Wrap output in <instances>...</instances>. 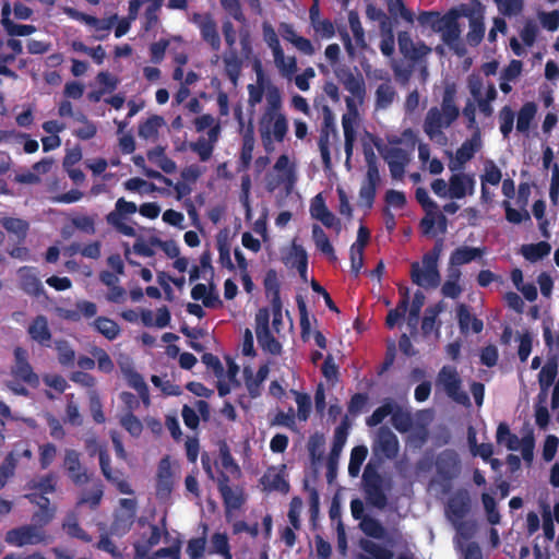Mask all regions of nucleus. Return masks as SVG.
Masks as SVG:
<instances>
[{"mask_svg": "<svg viewBox=\"0 0 559 559\" xmlns=\"http://www.w3.org/2000/svg\"><path fill=\"white\" fill-rule=\"evenodd\" d=\"M537 106L534 102L525 103L518 112L516 130L521 133L528 131L536 115Z\"/></svg>", "mask_w": 559, "mask_h": 559, "instance_id": "obj_46", "label": "nucleus"}, {"mask_svg": "<svg viewBox=\"0 0 559 559\" xmlns=\"http://www.w3.org/2000/svg\"><path fill=\"white\" fill-rule=\"evenodd\" d=\"M481 146L480 131L477 129L471 139L464 141L455 152V158L460 165L469 162Z\"/></svg>", "mask_w": 559, "mask_h": 559, "instance_id": "obj_25", "label": "nucleus"}, {"mask_svg": "<svg viewBox=\"0 0 559 559\" xmlns=\"http://www.w3.org/2000/svg\"><path fill=\"white\" fill-rule=\"evenodd\" d=\"M103 496H104V485L102 484L100 480H97L94 484L93 489L91 491L84 492L81 496V498L78 501V504L79 506L87 504L90 507V509L96 510L102 502Z\"/></svg>", "mask_w": 559, "mask_h": 559, "instance_id": "obj_51", "label": "nucleus"}, {"mask_svg": "<svg viewBox=\"0 0 559 559\" xmlns=\"http://www.w3.org/2000/svg\"><path fill=\"white\" fill-rule=\"evenodd\" d=\"M222 59L226 76L236 85L241 73L242 60L236 49H228Z\"/></svg>", "mask_w": 559, "mask_h": 559, "instance_id": "obj_28", "label": "nucleus"}, {"mask_svg": "<svg viewBox=\"0 0 559 559\" xmlns=\"http://www.w3.org/2000/svg\"><path fill=\"white\" fill-rule=\"evenodd\" d=\"M261 484L265 490L278 491L287 493L289 491V483L284 478V475L280 472H275L274 468L267 469V472L261 477Z\"/></svg>", "mask_w": 559, "mask_h": 559, "instance_id": "obj_30", "label": "nucleus"}, {"mask_svg": "<svg viewBox=\"0 0 559 559\" xmlns=\"http://www.w3.org/2000/svg\"><path fill=\"white\" fill-rule=\"evenodd\" d=\"M163 124V117L153 115L139 124L138 134L144 140L155 139L158 135V129Z\"/></svg>", "mask_w": 559, "mask_h": 559, "instance_id": "obj_43", "label": "nucleus"}, {"mask_svg": "<svg viewBox=\"0 0 559 559\" xmlns=\"http://www.w3.org/2000/svg\"><path fill=\"white\" fill-rule=\"evenodd\" d=\"M360 527L367 536L376 539H385L388 543H391L386 537V530L377 519L371 516L364 518Z\"/></svg>", "mask_w": 559, "mask_h": 559, "instance_id": "obj_48", "label": "nucleus"}, {"mask_svg": "<svg viewBox=\"0 0 559 559\" xmlns=\"http://www.w3.org/2000/svg\"><path fill=\"white\" fill-rule=\"evenodd\" d=\"M13 355L14 364L11 367V376L14 380L21 381L31 388H37L39 385V377L28 361V352L21 346H16Z\"/></svg>", "mask_w": 559, "mask_h": 559, "instance_id": "obj_7", "label": "nucleus"}, {"mask_svg": "<svg viewBox=\"0 0 559 559\" xmlns=\"http://www.w3.org/2000/svg\"><path fill=\"white\" fill-rule=\"evenodd\" d=\"M271 425L283 426L292 431H298L294 407L290 406L287 412L278 411L272 419Z\"/></svg>", "mask_w": 559, "mask_h": 559, "instance_id": "obj_61", "label": "nucleus"}, {"mask_svg": "<svg viewBox=\"0 0 559 559\" xmlns=\"http://www.w3.org/2000/svg\"><path fill=\"white\" fill-rule=\"evenodd\" d=\"M254 148V130L250 123L243 133L242 146L239 157V170H247L252 160V153Z\"/></svg>", "mask_w": 559, "mask_h": 559, "instance_id": "obj_31", "label": "nucleus"}, {"mask_svg": "<svg viewBox=\"0 0 559 559\" xmlns=\"http://www.w3.org/2000/svg\"><path fill=\"white\" fill-rule=\"evenodd\" d=\"M367 174L366 183L360 188L359 198L368 209H371L377 194V188L380 182V174L374 153L370 150L366 154Z\"/></svg>", "mask_w": 559, "mask_h": 559, "instance_id": "obj_9", "label": "nucleus"}, {"mask_svg": "<svg viewBox=\"0 0 559 559\" xmlns=\"http://www.w3.org/2000/svg\"><path fill=\"white\" fill-rule=\"evenodd\" d=\"M418 23L423 27H428L435 33H440L442 41L450 48H455L459 43L461 28L459 24V13L455 9L441 15L438 11H423L419 13Z\"/></svg>", "mask_w": 559, "mask_h": 559, "instance_id": "obj_2", "label": "nucleus"}, {"mask_svg": "<svg viewBox=\"0 0 559 559\" xmlns=\"http://www.w3.org/2000/svg\"><path fill=\"white\" fill-rule=\"evenodd\" d=\"M444 240L438 238L432 249L423 255V266L418 262L411 265L412 282L423 288H437L441 282L438 262L443 250Z\"/></svg>", "mask_w": 559, "mask_h": 559, "instance_id": "obj_3", "label": "nucleus"}, {"mask_svg": "<svg viewBox=\"0 0 559 559\" xmlns=\"http://www.w3.org/2000/svg\"><path fill=\"white\" fill-rule=\"evenodd\" d=\"M202 535L192 537L187 543L186 552L190 559H204L207 544L209 526L206 523H201Z\"/></svg>", "mask_w": 559, "mask_h": 559, "instance_id": "obj_32", "label": "nucleus"}, {"mask_svg": "<svg viewBox=\"0 0 559 559\" xmlns=\"http://www.w3.org/2000/svg\"><path fill=\"white\" fill-rule=\"evenodd\" d=\"M64 467L71 481L76 486H82L90 480L86 469L80 461V453L76 450H66Z\"/></svg>", "mask_w": 559, "mask_h": 559, "instance_id": "obj_18", "label": "nucleus"}, {"mask_svg": "<svg viewBox=\"0 0 559 559\" xmlns=\"http://www.w3.org/2000/svg\"><path fill=\"white\" fill-rule=\"evenodd\" d=\"M121 511H116L110 524V534L116 536L126 535L132 527L136 516V500L122 498L119 500Z\"/></svg>", "mask_w": 559, "mask_h": 559, "instance_id": "obj_8", "label": "nucleus"}, {"mask_svg": "<svg viewBox=\"0 0 559 559\" xmlns=\"http://www.w3.org/2000/svg\"><path fill=\"white\" fill-rule=\"evenodd\" d=\"M382 156L389 166L391 177L396 180L402 179L409 162L407 152L401 147H389Z\"/></svg>", "mask_w": 559, "mask_h": 559, "instance_id": "obj_19", "label": "nucleus"}, {"mask_svg": "<svg viewBox=\"0 0 559 559\" xmlns=\"http://www.w3.org/2000/svg\"><path fill=\"white\" fill-rule=\"evenodd\" d=\"M456 317L460 326V331L462 334H467L472 331L475 334H478L484 329L483 320L473 316L469 311V308L465 304H460L456 308Z\"/></svg>", "mask_w": 559, "mask_h": 559, "instance_id": "obj_21", "label": "nucleus"}, {"mask_svg": "<svg viewBox=\"0 0 559 559\" xmlns=\"http://www.w3.org/2000/svg\"><path fill=\"white\" fill-rule=\"evenodd\" d=\"M502 179V173L493 160L488 159L484 164V174L480 176L481 186H498Z\"/></svg>", "mask_w": 559, "mask_h": 559, "instance_id": "obj_59", "label": "nucleus"}, {"mask_svg": "<svg viewBox=\"0 0 559 559\" xmlns=\"http://www.w3.org/2000/svg\"><path fill=\"white\" fill-rule=\"evenodd\" d=\"M449 195L452 199H463L466 194V175L454 174L449 180Z\"/></svg>", "mask_w": 559, "mask_h": 559, "instance_id": "obj_57", "label": "nucleus"}, {"mask_svg": "<svg viewBox=\"0 0 559 559\" xmlns=\"http://www.w3.org/2000/svg\"><path fill=\"white\" fill-rule=\"evenodd\" d=\"M263 31V39L266 43V45L271 48L274 57V62L276 66H283L284 64V50L281 46L278 36L273 28V26L269 23H263L262 26Z\"/></svg>", "mask_w": 559, "mask_h": 559, "instance_id": "obj_29", "label": "nucleus"}, {"mask_svg": "<svg viewBox=\"0 0 559 559\" xmlns=\"http://www.w3.org/2000/svg\"><path fill=\"white\" fill-rule=\"evenodd\" d=\"M259 132L266 152L273 150V142H283L288 132V120L284 114L262 116Z\"/></svg>", "mask_w": 559, "mask_h": 559, "instance_id": "obj_5", "label": "nucleus"}, {"mask_svg": "<svg viewBox=\"0 0 559 559\" xmlns=\"http://www.w3.org/2000/svg\"><path fill=\"white\" fill-rule=\"evenodd\" d=\"M461 272L459 269L450 271V280L445 281L441 287L444 297L456 299L462 294V287L459 284Z\"/></svg>", "mask_w": 559, "mask_h": 559, "instance_id": "obj_54", "label": "nucleus"}, {"mask_svg": "<svg viewBox=\"0 0 559 559\" xmlns=\"http://www.w3.org/2000/svg\"><path fill=\"white\" fill-rule=\"evenodd\" d=\"M424 304H425V295L420 290H417L414 294L411 306L408 307L409 310H408L407 324L412 330L411 331L412 334L416 333V331H417V323H418L419 314H420Z\"/></svg>", "mask_w": 559, "mask_h": 559, "instance_id": "obj_49", "label": "nucleus"}, {"mask_svg": "<svg viewBox=\"0 0 559 559\" xmlns=\"http://www.w3.org/2000/svg\"><path fill=\"white\" fill-rule=\"evenodd\" d=\"M230 479L227 474L221 472L217 477V487L226 510H238L245 502L242 491L239 488L233 489L229 486Z\"/></svg>", "mask_w": 559, "mask_h": 559, "instance_id": "obj_16", "label": "nucleus"}, {"mask_svg": "<svg viewBox=\"0 0 559 559\" xmlns=\"http://www.w3.org/2000/svg\"><path fill=\"white\" fill-rule=\"evenodd\" d=\"M436 471L438 476L444 481H451L456 478L461 472L459 454L452 449L441 451L436 459Z\"/></svg>", "mask_w": 559, "mask_h": 559, "instance_id": "obj_12", "label": "nucleus"}, {"mask_svg": "<svg viewBox=\"0 0 559 559\" xmlns=\"http://www.w3.org/2000/svg\"><path fill=\"white\" fill-rule=\"evenodd\" d=\"M99 466L103 476L111 483L120 493L133 495L134 491L130 484L122 478V472L117 469L114 471L110 465V456L106 449H99L98 451Z\"/></svg>", "mask_w": 559, "mask_h": 559, "instance_id": "obj_13", "label": "nucleus"}, {"mask_svg": "<svg viewBox=\"0 0 559 559\" xmlns=\"http://www.w3.org/2000/svg\"><path fill=\"white\" fill-rule=\"evenodd\" d=\"M391 423L397 431L407 432L412 428L413 420L409 413L404 412L395 404V408L391 413Z\"/></svg>", "mask_w": 559, "mask_h": 559, "instance_id": "obj_56", "label": "nucleus"}, {"mask_svg": "<svg viewBox=\"0 0 559 559\" xmlns=\"http://www.w3.org/2000/svg\"><path fill=\"white\" fill-rule=\"evenodd\" d=\"M193 22L198 25L201 38L210 45L212 50L217 52L221 49V37L217 31V24L211 14L193 15Z\"/></svg>", "mask_w": 559, "mask_h": 559, "instance_id": "obj_14", "label": "nucleus"}, {"mask_svg": "<svg viewBox=\"0 0 559 559\" xmlns=\"http://www.w3.org/2000/svg\"><path fill=\"white\" fill-rule=\"evenodd\" d=\"M289 258L293 259L292 265L295 266L304 281H307L308 254L301 245L295 241L292 245Z\"/></svg>", "mask_w": 559, "mask_h": 559, "instance_id": "obj_42", "label": "nucleus"}, {"mask_svg": "<svg viewBox=\"0 0 559 559\" xmlns=\"http://www.w3.org/2000/svg\"><path fill=\"white\" fill-rule=\"evenodd\" d=\"M396 97V91L390 80L380 83L374 93L376 109H388Z\"/></svg>", "mask_w": 559, "mask_h": 559, "instance_id": "obj_33", "label": "nucleus"}, {"mask_svg": "<svg viewBox=\"0 0 559 559\" xmlns=\"http://www.w3.org/2000/svg\"><path fill=\"white\" fill-rule=\"evenodd\" d=\"M99 334L106 337L108 341L116 340L121 329L119 324L110 318L97 317L91 324Z\"/></svg>", "mask_w": 559, "mask_h": 559, "instance_id": "obj_35", "label": "nucleus"}, {"mask_svg": "<svg viewBox=\"0 0 559 559\" xmlns=\"http://www.w3.org/2000/svg\"><path fill=\"white\" fill-rule=\"evenodd\" d=\"M91 354L96 359L97 368L99 371L105 373H110L114 371L115 364L105 349L95 346L91 349Z\"/></svg>", "mask_w": 559, "mask_h": 559, "instance_id": "obj_64", "label": "nucleus"}, {"mask_svg": "<svg viewBox=\"0 0 559 559\" xmlns=\"http://www.w3.org/2000/svg\"><path fill=\"white\" fill-rule=\"evenodd\" d=\"M481 502H483V506H484V509L486 512L487 521L491 525L499 524L501 516H500L499 510L497 508V502H496L495 498L491 495L484 492L481 495Z\"/></svg>", "mask_w": 559, "mask_h": 559, "instance_id": "obj_63", "label": "nucleus"}, {"mask_svg": "<svg viewBox=\"0 0 559 559\" xmlns=\"http://www.w3.org/2000/svg\"><path fill=\"white\" fill-rule=\"evenodd\" d=\"M274 170L278 173V183H284L286 192L289 193L297 178L295 167L289 164V158L286 154L278 156L274 164Z\"/></svg>", "mask_w": 559, "mask_h": 559, "instance_id": "obj_23", "label": "nucleus"}, {"mask_svg": "<svg viewBox=\"0 0 559 559\" xmlns=\"http://www.w3.org/2000/svg\"><path fill=\"white\" fill-rule=\"evenodd\" d=\"M127 381H128L129 386H131L132 389H134L138 392L139 397L142 400V402L145 405H148L151 402L150 401V391H148V386L145 383L143 377L139 372L131 370L127 376Z\"/></svg>", "mask_w": 559, "mask_h": 559, "instance_id": "obj_50", "label": "nucleus"}, {"mask_svg": "<svg viewBox=\"0 0 559 559\" xmlns=\"http://www.w3.org/2000/svg\"><path fill=\"white\" fill-rule=\"evenodd\" d=\"M4 539L9 545L22 547L44 543L46 534L36 525H23L8 531Z\"/></svg>", "mask_w": 559, "mask_h": 559, "instance_id": "obj_11", "label": "nucleus"}, {"mask_svg": "<svg viewBox=\"0 0 559 559\" xmlns=\"http://www.w3.org/2000/svg\"><path fill=\"white\" fill-rule=\"evenodd\" d=\"M335 138L336 136H333V133H329L326 130H320L318 146L321 154L323 167L325 169H330L332 166L330 145L332 139Z\"/></svg>", "mask_w": 559, "mask_h": 559, "instance_id": "obj_55", "label": "nucleus"}, {"mask_svg": "<svg viewBox=\"0 0 559 559\" xmlns=\"http://www.w3.org/2000/svg\"><path fill=\"white\" fill-rule=\"evenodd\" d=\"M312 239L317 249L325 254L330 260L335 261L336 255L334 248L325 234V231L317 224L312 226Z\"/></svg>", "mask_w": 559, "mask_h": 559, "instance_id": "obj_40", "label": "nucleus"}, {"mask_svg": "<svg viewBox=\"0 0 559 559\" xmlns=\"http://www.w3.org/2000/svg\"><path fill=\"white\" fill-rule=\"evenodd\" d=\"M447 119L444 115L441 112L439 107H431L425 117L424 121V132L431 141L440 142V140L445 141L444 133L442 132L443 128H449L451 124H447Z\"/></svg>", "mask_w": 559, "mask_h": 559, "instance_id": "obj_15", "label": "nucleus"}, {"mask_svg": "<svg viewBox=\"0 0 559 559\" xmlns=\"http://www.w3.org/2000/svg\"><path fill=\"white\" fill-rule=\"evenodd\" d=\"M497 443L506 444L511 451L520 449V439L515 433H512L507 423L502 421L498 425L496 433Z\"/></svg>", "mask_w": 559, "mask_h": 559, "instance_id": "obj_47", "label": "nucleus"}, {"mask_svg": "<svg viewBox=\"0 0 559 559\" xmlns=\"http://www.w3.org/2000/svg\"><path fill=\"white\" fill-rule=\"evenodd\" d=\"M265 296L270 299L271 306L283 305L281 299V282L276 270L269 269L263 280Z\"/></svg>", "mask_w": 559, "mask_h": 559, "instance_id": "obj_26", "label": "nucleus"}, {"mask_svg": "<svg viewBox=\"0 0 559 559\" xmlns=\"http://www.w3.org/2000/svg\"><path fill=\"white\" fill-rule=\"evenodd\" d=\"M1 226L9 233L16 237L17 242H23L26 239L29 224L28 222L16 217H3Z\"/></svg>", "mask_w": 559, "mask_h": 559, "instance_id": "obj_36", "label": "nucleus"}, {"mask_svg": "<svg viewBox=\"0 0 559 559\" xmlns=\"http://www.w3.org/2000/svg\"><path fill=\"white\" fill-rule=\"evenodd\" d=\"M550 250L551 246L547 241H539L522 246L521 252L526 260L536 262L548 255Z\"/></svg>", "mask_w": 559, "mask_h": 559, "instance_id": "obj_44", "label": "nucleus"}, {"mask_svg": "<svg viewBox=\"0 0 559 559\" xmlns=\"http://www.w3.org/2000/svg\"><path fill=\"white\" fill-rule=\"evenodd\" d=\"M27 333L33 341L37 342L41 346H50L52 335L48 325V320L45 316L39 314L34 318L27 328Z\"/></svg>", "mask_w": 559, "mask_h": 559, "instance_id": "obj_22", "label": "nucleus"}, {"mask_svg": "<svg viewBox=\"0 0 559 559\" xmlns=\"http://www.w3.org/2000/svg\"><path fill=\"white\" fill-rule=\"evenodd\" d=\"M216 245L219 254V263L229 271L235 270V265L230 258V245L228 233L226 229L221 230L216 236Z\"/></svg>", "mask_w": 559, "mask_h": 559, "instance_id": "obj_41", "label": "nucleus"}, {"mask_svg": "<svg viewBox=\"0 0 559 559\" xmlns=\"http://www.w3.org/2000/svg\"><path fill=\"white\" fill-rule=\"evenodd\" d=\"M362 488L365 498L368 504L377 508L384 509L388 504V497L383 489V477L378 472L377 466L369 462L362 474Z\"/></svg>", "mask_w": 559, "mask_h": 559, "instance_id": "obj_4", "label": "nucleus"}, {"mask_svg": "<svg viewBox=\"0 0 559 559\" xmlns=\"http://www.w3.org/2000/svg\"><path fill=\"white\" fill-rule=\"evenodd\" d=\"M343 84L354 97H362L365 95V82L361 76L354 75L350 71L345 74Z\"/></svg>", "mask_w": 559, "mask_h": 559, "instance_id": "obj_60", "label": "nucleus"}, {"mask_svg": "<svg viewBox=\"0 0 559 559\" xmlns=\"http://www.w3.org/2000/svg\"><path fill=\"white\" fill-rule=\"evenodd\" d=\"M397 44L400 52L411 60H418L424 55L421 49H427L425 45H421L419 48L416 47L411 34L406 31L397 34Z\"/></svg>", "mask_w": 559, "mask_h": 559, "instance_id": "obj_34", "label": "nucleus"}, {"mask_svg": "<svg viewBox=\"0 0 559 559\" xmlns=\"http://www.w3.org/2000/svg\"><path fill=\"white\" fill-rule=\"evenodd\" d=\"M360 547L368 556L359 555L358 559H393L394 556L390 549L368 539H362Z\"/></svg>", "mask_w": 559, "mask_h": 559, "instance_id": "obj_39", "label": "nucleus"}, {"mask_svg": "<svg viewBox=\"0 0 559 559\" xmlns=\"http://www.w3.org/2000/svg\"><path fill=\"white\" fill-rule=\"evenodd\" d=\"M468 26L466 41L471 47H477L485 36L484 16L481 14L471 15Z\"/></svg>", "mask_w": 559, "mask_h": 559, "instance_id": "obj_37", "label": "nucleus"}, {"mask_svg": "<svg viewBox=\"0 0 559 559\" xmlns=\"http://www.w3.org/2000/svg\"><path fill=\"white\" fill-rule=\"evenodd\" d=\"M138 211L142 216L155 219L160 213V207L156 202H146L141 204L138 209L134 202L127 201L124 198H119L116 201L115 210L106 215V222L119 234L128 237H134L136 235L135 229L131 225L126 224L124 219Z\"/></svg>", "mask_w": 559, "mask_h": 559, "instance_id": "obj_1", "label": "nucleus"}, {"mask_svg": "<svg viewBox=\"0 0 559 559\" xmlns=\"http://www.w3.org/2000/svg\"><path fill=\"white\" fill-rule=\"evenodd\" d=\"M20 276L21 288L25 294L36 298L45 295V289L40 280L28 269L22 267L20 270Z\"/></svg>", "mask_w": 559, "mask_h": 559, "instance_id": "obj_27", "label": "nucleus"}, {"mask_svg": "<svg viewBox=\"0 0 559 559\" xmlns=\"http://www.w3.org/2000/svg\"><path fill=\"white\" fill-rule=\"evenodd\" d=\"M395 408V403L393 401H388L378 408L373 411V413L367 418L366 423L369 427H376L380 425L385 417L391 415Z\"/></svg>", "mask_w": 559, "mask_h": 559, "instance_id": "obj_62", "label": "nucleus"}, {"mask_svg": "<svg viewBox=\"0 0 559 559\" xmlns=\"http://www.w3.org/2000/svg\"><path fill=\"white\" fill-rule=\"evenodd\" d=\"M558 374V365L555 358L549 359L540 369L538 382L542 392H546L555 382Z\"/></svg>", "mask_w": 559, "mask_h": 559, "instance_id": "obj_45", "label": "nucleus"}, {"mask_svg": "<svg viewBox=\"0 0 559 559\" xmlns=\"http://www.w3.org/2000/svg\"><path fill=\"white\" fill-rule=\"evenodd\" d=\"M373 455L379 460H393L399 453L397 437L386 426L379 428L377 437L372 444Z\"/></svg>", "mask_w": 559, "mask_h": 559, "instance_id": "obj_10", "label": "nucleus"}, {"mask_svg": "<svg viewBox=\"0 0 559 559\" xmlns=\"http://www.w3.org/2000/svg\"><path fill=\"white\" fill-rule=\"evenodd\" d=\"M349 424L347 418H344L342 423L336 427L333 437L332 449L330 452V457L338 456L343 447L345 445L347 436H348Z\"/></svg>", "mask_w": 559, "mask_h": 559, "instance_id": "obj_53", "label": "nucleus"}, {"mask_svg": "<svg viewBox=\"0 0 559 559\" xmlns=\"http://www.w3.org/2000/svg\"><path fill=\"white\" fill-rule=\"evenodd\" d=\"M437 225L438 233L444 235L448 230V218L441 213L438 209L428 212L419 222V228L425 236L435 237L436 230L435 226Z\"/></svg>", "mask_w": 559, "mask_h": 559, "instance_id": "obj_20", "label": "nucleus"}, {"mask_svg": "<svg viewBox=\"0 0 559 559\" xmlns=\"http://www.w3.org/2000/svg\"><path fill=\"white\" fill-rule=\"evenodd\" d=\"M56 350L58 356V361L60 365L64 367L73 366L75 361V352L71 347L68 341L60 340L56 342Z\"/></svg>", "mask_w": 559, "mask_h": 559, "instance_id": "obj_58", "label": "nucleus"}, {"mask_svg": "<svg viewBox=\"0 0 559 559\" xmlns=\"http://www.w3.org/2000/svg\"><path fill=\"white\" fill-rule=\"evenodd\" d=\"M437 382L452 401L463 406L471 405L468 394L462 390V379L455 367L443 366L438 373Z\"/></svg>", "mask_w": 559, "mask_h": 559, "instance_id": "obj_6", "label": "nucleus"}, {"mask_svg": "<svg viewBox=\"0 0 559 559\" xmlns=\"http://www.w3.org/2000/svg\"><path fill=\"white\" fill-rule=\"evenodd\" d=\"M408 307H409V294H408V289L405 288L404 292H402V297H401L397 306L388 312V316L385 319V325L389 329H393L401 320H403L405 318Z\"/></svg>", "mask_w": 559, "mask_h": 559, "instance_id": "obj_38", "label": "nucleus"}, {"mask_svg": "<svg viewBox=\"0 0 559 559\" xmlns=\"http://www.w3.org/2000/svg\"><path fill=\"white\" fill-rule=\"evenodd\" d=\"M485 254V248L461 246L454 249L450 255V265L460 266L467 264Z\"/></svg>", "mask_w": 559, "mask_h": 559, "instance_id": "obj_24", "label": "nucleus"}, {"mask_svg": "<svg viewBox=\"0 0 559 559\" xmlns=\"http://www.w3.org/2000/svg\"><path fill=\"white\" fill-rule=\"evenodd\" d=\"M471 510V497L466 489H459L448 500L445 513L450 521L464 520Z\"/></svg>", "mask_w": 559, "mask_h": 559, "instance_id": "obj_17", "label": "nucleus"}, {"mask_svg": "<svg viewBox=\"0 0 559 559\" xmlns=\"http://www.w3.org/2000/svg\"><path fill=\"white\" fill-rule=\"evenodd\" d=\"M257 340L260 347L274 356L281 355L282 353V344L277 341L272 334L271 330L258 332Z\"/></svg>", "mask_w": 559, "mask_h": 559, "instance_id": "obj_52", "label": "nucleus"}]
</instances>
